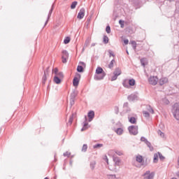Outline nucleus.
Segmentation results:
<instances>
[{
	"label": "nucleus",
	"mask_w": 179,
	"mask_h": 179,
	"mask_svg": "<svg viewBox=\"0 0 179 179\" xmlns=\"http://www.w3.org/2000/svg\"><path fill=\"white\" fill-rule=\"evenodd\" d=\"M72 122H73V116L71 115L69 120V122L67 123V125H72Z\"/></svg>",
	"instance_id": "nucleus-29"
},
{
	"label": "nucleus",
	"mask_w": 179,
	"mask_h": 179,
	"mask_svg": "<svg viewBox=\"0 0 179 179\" xmlns=\"http://www.w3.org/2000/svg\"><path fill=\"white\" fill-rule=\"evenodd\" d=\"M143 116L145 117V118H149L150 117V113H149V112L146 111V110H143Z\"/></svg>",
	"instance_id": "nucleus-24"
},
{
	"label": "nucleus",
	"mask_w": 179,
	"mask_h": 179,
	"mask_svg": "<svg viewBox=\"0 0 179 179\" xmlns=\"http://www.w3.org/2000/svg\"><path fill=\"white\" fill-rule=\"evenodd\" d=\"M47 23H48V21H46V22H45V26L47 24Z\"/></svg>",
	"instance_id": "nucleus-57"
},
{
	"label": "nucleus",
	"mask_w": 179,
	"mask_h": 179,
	"mask_svg": "<svg viewBox=\"0 0 179 179\" xmlns=\"http://www.w3.org/2000/svg\"><path fill=\"white\" fill-rule=\"evenodd\" d=\"M113 159L115 164V166H120V163H121V159H120V157L113 156Z\"/></svg>",
	"instance_id": "nucleus-16"
},
{
	"label": "nucleus",
	"mask_w": 179,
	"mask_h": 179,
	"mask_svg": "<svg viewBox=\"0 0 179 179\" xmlns=\"http://www.w3.org/2000/svg\"><path fill=\"white\" fill-rule=\"evenodd\" d=\"M158 162H159V154L157 152L154 154L153 163H157Z\"/></svg>",
	"instance_id": "nucleus-20"
},
{
	"label": "nucleus",
	"mask_w": 179,
	"mask_h": 179,
	"mask_svg": "<svg viewBox=\"0 0 179 179\" xmlns=\"http://www.w3.org/2000/svg\"><path fill=\"white\" fill-rule=\"evenodd\" d=\"M69 58V53H68V51L63 50L62 52V61L63 64H66V62H68Z\"/></svg>",
	"instance_id": "nucleus-5"
},
{
	"label": "nucleus",
	"mask_w": 179,
	"mask_h": 179,
	"mask_svg": "<svg viewBox=\"0 0 179 179\" xmlns=\"http://www.w3.org/2000/svg\"><path fill=\"white\" fill-rule=\"evenodd\" d=\"M128 131L130 134V135H138V126H129L128 127Z\"/></svg>",
	"instance_id": "nucleus-6"
},
{
	"label": "nucleus",
	"mask_w": 179,
	"mask_h": 179,
	"mask_svg": "<svg viewBox=\"0 0 179 179\" xmlns=\"http://www.w3.org/2000/svg\"><path fill=\"white\" fill-rule=\"evenodd\" d=\"M87 150V144H84L83 145V148H82V151L83 152H86Z\"/></svg>",
	"instance_id": "nucleus-40"
},
{
	"label": "nucleus",
	"mask_w": 179,
	"mask_h": 179,
	"mask_svg": "<svg viewBox=\"0 0 179 179\" xmlns=\"http://www.w3.org/2000/svg\"><path fill=\"white\" fill-rule=\"evenodd\" d=\"M114 64H115V60L113 59L109 64V68H113L114 66Z\"/></svg>",
	"instance_id": "nucleus-44"
},
{
	"label": "nucleus",
	"mask_w": 179,
	"mask_h": 179,
	"mask_svg": "<svg viewBox=\"0 0 179 179\" xmlns=\"http://www.w3.org/2000/svg\"><path fill=\"white\" fill-rule=\"evenodd\" d=\"M87 128H89V123L85 122L84 124H83V128L81 129V131H86V129H87Z\"/></svg>",
	"instance_id": "nucleus-21"
},
{
	"label": "nucleus",
	"mask_w": 179,
	"mask_h": 179,
	"mask_svg": "<svg viewBox=\"0 0 179 179\" xmlns=\"http://www.w3.org/2000/svg\"><path fill=\"white\" fill-rule=\"evenodd\" d=\"M115 132H116L117 135H122L124 133V129H122L121 127H119L115 130Z\"/></svg>",
	"instance_id": "nucleus-18"
},
{
	"label": "nucleus",
	"mask_w": 179,
	"mask_h": 179,
	"mask_svg": "<svg viewBox=\"0 0 179 179\" xmlns=\"http://www.w3.org/2000/svg\"><path fill=\"white\" fill-rule=\"evenodd\" d=\"M121 73H122V72L121 71V69H116L113 71V76L110 78L111 82H114V80H117V79H118V77L120 76V75H121Z\"/></svg>",
	"instance_id": "nucleus-3"
},
{
	"label": "nucleus",
	"mask_w": 179,
	"mask_h": 179,
	"mask_svg": "<svg viewBox=\"0 0 179 179\" xmlns=\"http://www.w3.org/2000/svg\"><path fill=\"white\" fill-rule=\"evenodd\" d=\"M140 141H141V142H144V143H145V145L149 142V141H148V138H145V137H143V136H142V137L141 138Z\"/></svg>",
	"instance_id": "nucleus-30"
},
{
	"label": "nucleus",
	"mask_w": 179,
	"mask_h": 179,
	"mask_svg": "<svg viewBox=\"0 0 179 179\" xmlns=\"http://www.w3.org/2000/svg\"><path fill=\"white\" fill-rule=\"evenodd\" d=\"M144 72L145 73V76H147V78H149V73H148V70H146V69H144Z\"/></svg>",
	"instance_id": "nucleus-51"
},
{
	"label": "nucleus",
	"mask_w": 179,
	"mask_h": 179,
	"mask_svg": "<svg viewBox=\"0 0 179 179\" xmlns=\"http://www.w3.org/2000/svg\"><path fill=\"white\" fill-rule=\"evenodd\" d=\"M106 33H108V34H110V33H111V28L110 27V26L106 27Z\"/></svg>",
	"instance_id": "nucleus-41"
},
{
	"label": "nucleus",
	"mask_w": 179,
	"mask_h": 179,
	"mask_svg": "<svg viewBox=\"0 0 179 179\" xmlns=\"http://www.w3.org/2000/svg\"><path fill=\"white\" fill-rule=\"evenodd\" d=\"M169 82V78H162L159 79V86H163V85H166Z\"/></svg>",
	"instance_id": "nucleus-14"
},
{
	"label": "nucleus",
	"mask_w": 179,
	"mask_h": 179,
	"mask_svg": "<svg viewBox=\"0 0 179 179\" xmlns=\"http://www.w3.org/2000/svg\"><path fill=\"white\" fill-rule=\"evenodd\" d=\"M168 1H169L170 2H171L173 0H168Z\"/></svg>",
	"instance_id": "nucleus-59"
},
{
	"label": "nucleus",
	"mask_w": 179,
	"mask_h": 179,
	"mask_svg": "<svg viewBox=\"0 0 179 179\" xmlns=\"http://www.w3.org/2000/svg\"><path fill=\"white\" fill-rule=\"evenodd\" d=\"M114 110L115 114H118V113H120V108L118 106H115Z\"/></svg>",
	"instance_id": "nucleus-45"
},
{
	"label": "nucleus",
	"mask_w": 179,
	"mask_h": 179,
	"mask_svg": "<svg viewBox=\"0 0 179 179\" xmlns=\"http://www.w3.org/2000/svg\"><path fill=\"white\" fill-rule=\"evenodd\" d=\"M145 145H147L148 148H149L150 152H152L153 150V146L152 145V143H150V141H148Z\"/></svg>",
	"instance_id": "nucleus-28"
},
{
	"label": "nucleus",
	"mask_w": 179,
	"mask_h": 179,
	"mask_svg": "<svg viewBox=\"0 0 179 179\" xmlns=\"http://www.w3.org/2000/svg\"><path fill=\"white\" fill-rule=\"evenodd\" d=\"M148 82L150 83V85H152V86H156V85H157V82H159V78H157V76H150L148 78Z\"/></svg>",
	"instance_id": "nucleus-7"
},
{
	"label": "nucleus",
	"mask_w": 179,
	"mask_h": 179,
	"mask_svg": "<svg viewBox=\"0 0 179 179\" xmlns=\"http://www.w3.org/2000/svg\"><path fill=\"white\" fill-rule=\"evenodd\" d=\"M127 99L129 100V101H136L139 100V96H138L137 94H131V95H129L127 96Z\"/></svg>",
	"instance_id": "nucleus-11"
},
{
	"label": "nucleus",
	"mask_w": 179,
	"mask_h": 179,
	"mask_svg": "<svg viewBox=\"0 0 179 179\" xmlns=\"http://www.w3.org/2000/svg\"><path fill=\"white\" fill-rule=\"evenodd\" d=\"M128 106H129L128 102H125V103H124V105H123L124 108H126V109H125V110H126V113H129V111H131V108H129L128 107Z\"/></svg>",
	"instance_id": "nucleus-19"
},
{
	"label": "nucleus",
	"mask_w": 179,
	"mask_h": 179,
	"mask_svg": "<svg viewBox=\"0 0 179 179\" xmlns=\"http://www.w3.org/2000/svg\"><path fill=\"white\" fill-rule=\"evenodd\" d=\"M90 169L92 170H94V167H96V161H93V162H90Z\"/></svg>",
	"instance_id": "nucleus-26"
},
{
	"label": "nucleus",
	"mask_w": 179,
	"mask_h": 179,
	"mask_svg": "<svg viewBox=\"0 0 179 179\" xmlns=\"http://www.w3.org/2000/svg\"><path fill=\"white\" fill-rule=\"evenodd\" d=\"M106 72L103 68H96L95 75L94 76V80H103L106 78Z\"/></svg>",
	"instance_id": "nucleus-1"
},
{
	"label": "nucleus",
	"mask_w": 179,
	"mask_h": 179,
	"mask_svg": "<svg viewBox=\"0 0 179 179\" xmlns=\"http://www.w3.org/2000/svg\"><path fill=\"white\" fill-rule=\"evenodd\" d=\"M86 67V64L85 62H80V64L78 66V68H85Z\"/></svg>",
	"instance_id": "nucleus-32"
},
{
	"label": "nucleus",
	"mask_w": 179,
	"mask_h": 179,
	"mask_svg": "<svg viewBox=\"0 0 179 179\" xmlns=\"http://www.w3.org/2000/svg\"><path fill=\"white\" fill-rule=\"evenodd\" d=\"M124 22L123 21V20H120L119 21V24H120V27L122 28V29H124Z\"/></svg>",
	"instance_id": "nucleus-43"
},
{
	"label": "nucleus",
	"mask_w": 179,
	"mask_h": 179,
	"mask_svg": "<svg viewBox=\"0 0 179 179\" xmlns=\"http://www.w3.org/2000/svg\"><path fill=\"white\" fill-rule=\"evenodd\" d=\"M122 85L124 87H129V85H128V81L127 80H124L123 81Z\"/></svg>",
	"instance_id": "nucleus-35"
},
{
	"label": "nucleus",
	"mask_w": 179,
	"mask_h": 179,
	"mask_svg": "<svg viewBox=\"0 0 179 179\" xmlns=\"http://www.w3.org/2000/svg\"><path fill=\"white\" fill-rule=\"evenodd\" d=\"M148 111H149V113H151V114H155V110H153V108L150 106H148L147 108Z\"/></svg>",
	"instance_id": "nucleus-27"
},
{
	"label": "nucleus",
	"mask_w": 179,
	"mask_h": 179,
	"mask_svg": "<svg viewBox=\"0 0 179 179\" xmlns=\"http://www.w3.org/2000/svg\"><path fill=\"white\" fill-rule=\"evenodd\" d=\"M172 113L174 118H176L177 121H179V103H176L173 104L172 108Z\"/></svg>",
	"instance_id": "nucleus-2"
},
{
	"label": "nucleus",
	"mask_w": 179,
	"mask_h": 179,
	"mask_svg": "<svg viewBox=\"0 0 179 179\" xmlns=\"http://www.w3.org/2000/svg\"><path fill=\"white\" fill-rule=\"evenodd\" d=\"M143 179H154L155 178V172H151L150 171H146L143 175Z\"/></svg>",
	"instance_id": "nucleus-4"
},
{
	"label": "nucleus",
	"mask_w": 179,
	"mask_h": 179,
	"mask_svg": "<svg viewBox=\"0 0 179 179\" xmlns=\"http://www.w3.org/2000/svg\"><path fill=\"white\" fill-rule=\"evenodd\" d=\"M124 43L127 45L129 43V41H128V39H126L124 41Z\"/></svg>",
	"instance_id": "nucleus-53"
},
{
	"label": "nucleus",
	"mask_w": 179,
	"mask_h": 179,
	"mask_svg": "<svg viewBox=\"0 0 179 179\" xmlns=\"http://www.w3.org/2000/svg\"><path fill=\"white\" fill-rule=\"evenodd\" d=\"M70 166H72V161H70Z\"/></svg>",
	"instance_id": "nucleus-56"
},
{
	"label": "nucleus",
	"mask_w": 179,
	"mask_h": 179,
	"mask_svg": "<svg viewBox=\"0 0 179 179\" xmlns=\"http://www.w3.org/2000/svg\"><path fill=\"white\" fill-rule=\"evenodd\" d=\"M106 163H108V158H106Z\"/></svg>",
	"instance_id": "nucleus-55"
},
{
	"label": "nucleus",
	"mask_w": 179,
	"mask_h": 179,
	"mask_svg": "<svg viewBox=\"0 0 179 179\" xmlns=\"http://www.w3.org/2000/svg\"><path fill=\"white\" fill-rule=\"evenodd\" d=\"M129 122H130L131 124H136V118L131 117L129 119Z\"/></svg>",
	"instance_id": "nucleus-23"
},
{
	"label": "nucleus",
	"mask_w": 179,
	"mask_h": 179,
	"mask_svg": "<svg viewBox=\"0 0 179 179\" xmlns=\"http://www.w3.org/2000/svg\"><path fill=\"white\" fill-rule=\"evenodd\" d=\"M93 148H94V149H97L99 148H103V144H100V143L95 144L93 146Z\"/></svg>",
	"instance_id": "nucleus-34"
},
{
	"label": "nucleus",
	"mask_w": 179,
	"mask_h": 179,
	"mask_svg": "<svg viewBox=\"0 0 179 179\" xmlns=\"http://www.w3.org/2000/svg\"><path fill=\"white\" fill-rule=\"evenodd\" d=\"M158 156H159L160 160H164V159H166V158L164 157V156H163V155H162V153H161V152H158Z\"/></svg>",
	"instance_id": "nucleus-42"
},
{
	"label": "nucleus",
	"mask_w": 179,
	"mask_h": 179,
	"mask_svg": "<svg viewBox=\"0 0 179 179\" xmlns=\"http://www.w3.org/2000/svg\"><path fill=\"white\" fill-rule=\"evenodd\" d=\"M131 44L134 50H136V42L135 41H131Z\"/></svg>",
	"instance_id": "nucleus-36"
},
{
	"label": "nucleus",
	"mask_w": 179,
	"mask_h": 179,
	"mask_svg": "<svg viewBox=\"0 0 179 179\" xmlns=\"http://www.w3.org/2000/svg\"><path fill=\"white\" fill-rule=\"evenodd\" d=\"M60 24H61V22L59 21V22H57L56 24H55V26L53 27V28L57 29V27H59V26Z\"/></svg>",
	"instance_id": "nucleus-48"
},
{
	"label": "nucleus",
	"mask_w": 179,
	"mask_h": 179,
	"mask_svg": "<svg viewBox=\"0 0 179 179\" xmlns=\"http://www.w3.org/2000/svg\"><path fill=\"white\" fill-rule=\"evenodd\" d=\"M48 76V69H46L43 71V76L42 78V83L43 85H45V82L47 80V76Z\"/></svg>",
	"instance_id": "nucleus-12"
},
{
	"label": "nucleus",
	"mask_w": 179,
	"mask_h": 179,
	"mask_svg": "<svg viewBox=\"0 0 179 179\" xmlns=\"http://www.w3.org/2000/svg\"><path fill=\"white\" fill-rule=\"evenodd\" d=\"M158 134H160V135H164V133L162 132L160 130L158 131Z\"/></svg>",
	"instance_id": "nucleus-54"
},
{
	"label": "nucleus",
	"mask_w": 179,
	"mask_h": 179,
	"mask_svg": "<svg viewBox=\"0 0 179 179\" xmlns=\"http://www.w3.org/2000/svg\"><path fill=\"white\" fill-rule=\"evenodd\" d=\"M110 57H115L114 52L113 51H109Z\"/></svg>",
	"instance_id": "nucleus-52"
},
{
	"label": "nucleus",
	"mask_w": 179,
	"mask_h": 179,
	"mask_svg": "<svg viewBox=\"0 0 179 179\" xmlns=\"http://www.w3.org/2000/svg\"><path fill=\"white\" fill-rule=\"evenodd\" d=\"M85 8H81L80 10V12L78 13V16L77 17L80 20V19H83V17H85Z\"/></svg>",
	"instance_id": "nucleus-13"
},
{
	"label": "nucleus",
	"mask_w": 179,
	"mask_h": 179,
	"mask_svg": "<svg viewBox=\"0 0 179 179\" xmlns=\"http://www.w3.org/2000/svg\"><path fill=\"white\" fill-rule=\"evenodd\" d=\"M61 79H64V78L54 76L55 83H56V85H59V83H61Z\"/></svg>",
	"instance_id": "nucleus-17"
},
{
	"label": "nucleus",
	"mask_w": 179,
	"mask_h": 179,
	"mask_svg": "<svg viewBox=\"0 0 179 179\" xmlns=\"http://www.w3.org/2000/svg\"><path fill=\"white\" fill-rule=\"evenodd\" d=\"M141 62L142 66H145V65L148 64V62H146V59H141Z\"/></svg>",
	"instance_id": "nucleus-39"
},
{
	"label": "nucleus",
	"mask_w": 179,
	"mask_h": 179,
	"mask_svg": "<svg viewBox=\"0 0 179 179\" xmlns=\"http://www.w3.org/2000/svg\"><path fill=\"white\" fill-rule=\"evenodd\" d=\"M64 43L65 44H69V43H71V37L69 36L66 37L64 40Z\"/></svg>",
	"instance_id": "nucleus-25"
},
{
	"label": "nucleus",
	"mask_w": 179,
	"mask_h": 179,
	"mask_svg": "<svg viewBox=\"0 0 179 179\" xmlns=\"http://www.w3.org/2000/svg\"><path fill=\"white\" fill-rule=\"evenodd\" d=\"M44 179H49L48 177L45 178Z\"/></svg>",
	"instance_id": "nucleus-58"
},
{
	"label": "nucleus",
	"mask_w": 179,
	"mask_h": 179,
	"mask_svg": "<svg viewBox=\"0 0 179 179\" xmlns=\"http://www.w3.org/2000/svg\"><path fill=\"white\" fill-rule=\"evenodd\" d=\"M52 73L55 75L54 76H57L58 78H64V73L62 71H59L58 68L52 69Z\"/></svg>",
	"instance_id": "nucleus-8"
},
{
	"label": "nucleus",
	"mask_w": 179,
	"mask_h": 179,
	"mask_svg": "<svg viewBox=\"0 0 179 179\" xmlns=\"http://www.w3.org/2000/svg\"><path fill=\"white\" fill-rule=\"evenodd\" d=\"M70 104L71 106H73V104H75V99H70Z\"/></svg>",
	"instance_id": "nucleus-49"
},
{
	"label": "nucleus",
	"mask_w": 179,
	"mask_h": 179,
	"mask_svg": "<svg viewBox=\"0 0 179 179\" xmlns=\"http://www.w3.org/2000/svg\"><path fill=\"white\" fill-rule=\"evenodd\" d=\"M63 156L64 157H69L71 156V152H66L63 154Z\"/></svg>",
	"instance_id": "nucleus-46"
},
{
	"label": "nucleus",
	"mask_w": 179,
	"mask_h": 179,
	"mask_svg": "<svg viewBox=\"0 0 179 179\" xmlns=\"http://www.w3.org/2000/svg\"><path fill=\"white\" fill-rule=\"evenodd\" d=\"M76 5H78V1H73L71 5V8L75 9V8H76Z\"/></svg>",
	"instance_id": "nucleus-31"
},
{
	"label": "nucleus",
	"mask_w": 179,
	"mask_h": 179,
	"mask_svg": "<svg viewBox=\"0 0 179 179\" xmlns=\"http://www.w3.org/2000/svg\"><path fill=\"white\" fill-rule=\"evenodd\" d=\"M77 72H79V73H83V72H85V68H77Z\"/></svg>",
	"instance_id": "nucleus-37"
},
{
	"label": "nucleus",
	"mask_w": 179,
	"mask_h": 179,
	"mask_svg": "<svg viewBox=\"0 0 179 179\" xmlns=\"http://www.w3.org/2000/svg\"><path fill=\"white\" fill-rule=\"evenodd\" d=\"M103 42L104 43V44L108 43V36H104L103 39Z\"/></svg>",
	"instance_id": "nucleus-33"
},
{
	"label": "nucleus",
	"mask_w": 179,
	"mask_h": 179,
	"mask_svg": "<svg viewBox=\"0 0 179 179\" xmlns=\"http://www.w3.org/2000/svg\"><path fill=\"white\" fill-rule=\"evenodd\" d=\"M135 83H136L135 79L131 78V79L129 80V86H135Z\"/></svg>",
	"instance_id": "nucleus-22"
},
{
	"label": "nucleus",
	"mask_w": 179,
	"mask_h": 179,
	"mask_svg": "<svg viewBox=\"0 0 179 179\" xmlns=\"http://www.w3.org/2000/svg\"><path fill=\"white\" fill-rule=\"evenodd\" d=\"M88 118L90 122L93 120V118H94V111L90 110L88 113Z\"/></svg>",
	"instance_id": "nucleus-15"
},
{
	"label": "nucleus",
	"mask_w": 179,
	"mask_h": 179,
	"mask_svg": "<svg viewBox=\"0 0 179 179\" xmlns=\"http://www.w3.org/2000/svg\"><path fill=\"white\" fill-rule=\"evenodd\" d=\"M108 177L109 179L117 178V176L115 175H108Z\"/></svg>",
	"instance_id": "nucleus-47"
},
{
	"label": "nucleus",
	"mask_w": 179,
	"mask_h": 179,
	"mask_svg": "<svg viewBox=\"0 0 179 179\" xmlns=\"http://www.w3.org/2000/svg\"><path fill=\"white\" fill-rule=\"evenodd\" d=\"M76 98V93L73 92V93L71 94V99L75 100Z\"/></svg>",
	"instance_id": "nucleus-38"
},
{
	"label": "nucleus",
	"mask_w": 179,
	"mask_h": 179,
	"mask_svg": "<svg viewBox=\"0 0 179 179\" xmlns=\"http://www.w3.org/2000/svg\"><path fill=\"white\" fill-rule=\"evenodd\" d=\"M81 76L79 73H76V76L73 79V85L79 86V82L80 80Z\"/></svg>",
	"instance_id": "nucleus-9"
},
{
	"label": "nucleus",
	"mask_w": 179,
	"mask_h": 179,
	"mask_svg": "<svg viewBox=\"0 0 179 179\" xmlns=\"http://www.w3.org/2000/svg\"><path fill=\"white\" fill-rule=\"evenodd\" d=\"M115 153L118 156H122V152H121V151H116Z\"/></svg>",
	"instance_id": "nucleus-50"
},
{
	"label": "nucleus",
	"mask_w": 179,
	"mask_h": 179,
	"mask_svg": "<svg viewBox=\"0 0 179 179\" xmlns=\"http://www.w3.org/2000/svg\"><path fill=\"white\" fill-rule=\"evenodd\" d=\"M136 161L138 163H141V166H143V167H146V166H148V163L143 161V157H142V155H137L136 157Z\"/></svg>",
	"instance_id": "nucleus-10"
}]
</instances>
